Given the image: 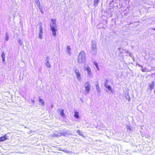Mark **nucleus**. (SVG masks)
<instances>
[{
	"label": "nucleus",
	"instance_id": "39448f33",
	"mask_svg": "<svg viewBox=\"0 0 155 155\" xmlns=\"http://www.w3.org/2000/svg\"><path fill=\"white\" fill-rule=\"evenodd\" d=\"M141 68V71L143 72H148L151 71V69H149L146 67L143 68L142 66L139 65Z\"/></svg>",
	"mask_w": 155,
	"mask_h": 155
},
{
	"label": "nucleus",
	"instance_id": "412c9836",
	"mask_svg": "<svg viewBox=\"0 0 155 155\" xmlns=\"http://www.w3.org/2000/svg\"><path fill=\"white\" fill-rule=\"evenodd\" d=\"M39 101L42 104H44V102L42 99H40L39 100Z\"/></svg>",
	"mask_w": 155,
	"mask_h": 155
},
{
	"label": "nucleus",
	"instance_id": "aec40b11",
	"mask_svg": "<svg viewBox=\"0 0 155 155\" xmlns=\"http://www.w3.org/2000/svg\"><path fill=\"white\" fill-rule=\"evenodd\" d=\"M35 3L39 7L40 6V2H39L38 0L36 1L35 2Z\"/></svg>",
	"mask_w": 155,
	"mask_h": 155
},
{
	"label": "nucleus",
	"instance_id": "0eeeda50",
	"mask_svg": "<svg viewBox=\"0 0 155 155\" xmlns=\"http://www.w3.org/2000/svg\"><path fill=\"white\" fill-rule=\"evenodd\" d=\"M88 77L90 78H92L93 74L91 71V69L88 67Z\"/></svg>",
	"mask_w": 155,
	"mask_h": 155
},
{
	"label": "nucleus",
	"instance_id": "2eb2a0df",
	"mask_svg": "<svg viewBox=\"0 0 155 155\" xmlns=\"http://www.w3.org/2000/svg\"><path fill=\"white\" fill-rule=\"evenodd\" d=\"M96 89L97 90V91L98 92H100V87H99V84L98 83H97L96 85Z\"/></svg>",
	"mask_w": 155,
	"mask_h": 155
},
{
	"label": "nucleus",
	"instance_id": "a878e982",
	"mask_svg": "<svg viewBox=\"0 0 155 155\" xmlns=\"http://www.w3.org/2000/svg\"><path fill=\"white\" fill-rule=\"evenodd\" d=\"M77 132L78 133L80 134V132H81V131L80 130H77Z\"/></svg>",
	"mask_w": 155,
	"mask_h": 155
},
{
	"label": "nucleus",
	"instance_id": "f257e3e1",
	"mask_svg": "<svg viewBox=\"0 0 155 155\" xmlns=\"http://www.w3.org/2000/svg\"><path fill=\"white\" fill-rule=\"evenodd\" d=\"M52 23V25L50 26L51 30L52 31V34L54 36H55L56 35V31H57L56 25L55 23V19H52L51 20Z\"/></svg>",
	"mask_w": 155,
	"mask_h": 155
},
{
	"label": "nucleus",
	"instance_id": "f3484780",
	"mask_svg": "<svg viewBox=\"0 0 155 155\" xmlns=\"http://www.w3.org/2000/svg\"><path fill=\"white\" fill-rule=\"evenodd\" d=\"M94 64L95 65L96 67V68H97V70H99V69L98 68V64L96 62H94Z\"/></svg>",
	"mask_w": 155,
	"mask_h": 155
},
{
	"label": "nucleus",
	"instance_id": "4468645a",
	"mask_svg": "<svg viewBox=\"0 0 155 155\" xmlns=\"http://www.w3.org/2000/svg\"><path fill=\"white\" fill-rule=\"evenodd\" d=\"M74 117L77 118H78L79 117L78 115V112H74Z\"/></svg>",
	"mask_w": 155,
	"mask_h": 155
},
{
	"label": "nucleus",
	"instance_id": "f03ea898",
	"mask_svg": "<svg viewBox=\"0 0 155 155\" xmlns=\"http://www.w3.org/2000/svg\"><path fill=\"white\" fill-rule=\"evenodd\" d=\"M85 59V54L84 52H81L79 54L78 59V62L79 63H81Z\"/></svg>",
	"mask_w": 155,
	"mask_h": 155
},
{
	"label": "nucleus",
	"instance_id": "a211bd4d",
	"mask_svg": "<svg viewBox=\"0 0 155 155\" xmlns=\"http://www.w3.org/2000/svg\"><path fill=\"white\" fill-rule=\"evenodd\" d=\"M39 31H40V33H39L40 34H42L43 31H42V26L41 25L40 27Z\"/></svg>",
	"mask_w": 155,
	"mask_h": 155
},
{
	"label": "nucleus",
	"instance_id": "7ed1b4c3",
	"mask_svg": "<svg viewBox=\"0 0 155 155\" xmlns=\"http://www.w3.org/2000/svg\"><path fill=\"white\" fill-rule=\"evenodd\" d=\"M105 87L106 88V92L108 94L111 93L113 92V90L112 89L110 85H108L107 83H105L104 84Z\"/></svg>",
	"mask_w": 155,
	"mask_h": 155
},
{
	"label": "nucleus",
	"instance_id": "20e7f679",
	"mask_svg": "<svg viewBox=\"0 0 155 155\" xmlns=\"http://www.w3.org/2000/svg\"><path fill=\"white\" fill-rule=\"evenodd\" d=\"M91 48L93 51H95L96 50V42L95 40H93L92 41Z\"/></svg>",
	"mask_w": 155,
	"mask_h": 155
},
{
	"label": "nucleus",
	"instance_id": "1a4fd4ad",
	"mask_svg": "<svg viewBox=\"0 0 155 155\" xmlns=\"http://www.w3.org/2000/svg\"><path fill=\"white\" fill-rule=\"evenodd\" d=\"M100 0H94V5L95 6H97Z\"/></svg>",
	"mask_w": 155,
	"mask_h": 155
},
{
	"label": "nucleus",
	"instance_id": "5701e85b",
	"mask_svg": "<svg viewBox=\"0 0 155 155\" xmlns=\"http://www.w3.org/2000/svg\"><path fill=\"white\" fill-rule=\"evenodd\" d=\"M42 35V34H40V33L39 34V38L40 39L42 38V37H41Z\"/></svg>",
	"mask_w": 155,
	"mask_h": 155
},
{
	"label": "nucleus",
	"instance_id": "393cba45",
	"mask_svg": "<svg viewBox=\"0 0 155 155\" xmlns=\"http://www.w3.org/2000/svg\"><path fill=\"white\" fill-rule=\"evenodd\" d=\"M67 49L68 50H70V47L69 46H67Z\"/></svg>",
	"mask_w": 155,
	"mask_h": 155
},
{
	"label": "nucleus",
	"instance_id": "9b49d317",
	"mask_svg": "<svg viewBox=\"0 0 155 155\" xmlns=\"http://www.w3.org/2000/svg\"><path fill=\"white\" fill-rule=\"evenodd\" d=\"M154 82H152L150 85V89L152 90L154 88Z\"/></svg>",
	"mask_w": 155,
	"mask_h": 155
},
{
	"label": "nucleus",
	"instance_id": "ddd939ff",
	"mask_svg": "<svg viewBox=\"0 0 155 155\" xmlns=\"http://www.w3.org/2000/svg\"><path fill=\"white\" fill-rule=\"evenodd\" d=\"M1 56L2 58V61L3 62H4L5 61V56L4 52H2V53Z\"/></svg>",
	"mask_w": 155,
	"mask_h": 155
},
{
	"label": "nucleus",
	"instance_id": "bb28decb",
	"mask_svg": "<svg viewBox=\"0 0 155 155\" xmlns=\"http://www.w3.org/2000/svg\"><path fill=\"white\" fill-rule=\"evenodd\" d=\"M153 30H155V28H153Z\"/></svg>",
	"mask_w": 155,
	"mask_h": 155
},
{
	"label": "nucleus",
	"instance_id": "b1692460",
	"mask_svg": "<svg viewBox=\"0 0 155 155\" xmlns=\"http://www.w3.org/2000/svg\"><path fill=\"white\" fill-rule=\"evenodd\" d=\"M8 36L7 35L5 38V40L6 41H7L8 40Z\"/></svg>",
	"mask_w": 155,
	"mask_h": 155
},
{
	"label": "nucleus",
	"instance_id": "6e6552de",
	"mask_svg": "<svg viewBox=\"0 0 155 155\" xmlns=\"http://www.w3.org/2000/svg\"><path fill=\"white\" fill-rule=\"evenodd\" d=\"M75 73L76 75L77 78L79 80L81 79V74L80 73L79 71H78L77 70H75Z\"/></svg>",
	"mask_w": 155,
	"mask_h": 155
},
{
	"label": "nucleus",
	"instance_id": "9d476101",
	"mask_svg": "<svg viewBox=\"0 0 155 155\" xmlns=\"http://www.w3.org/2000/svg\"><path fill=\"white\" fill-rule=\"evenodd\" d=\"M60 115L62 117H65V114L64 113V110L63 109H61V110L60 112Z\"/></svg>",
	"mask_w": 155,
	"mask_h": 155
},
{
	"label": "nucleus",
	"instance_id": "6ab92c4d",
	"mask_svg": "<svg viewBox=\"0 0 155 155\" xmlns=\"http://www.w3.org/2000/svg\"><path fill=\"white\" fill-rule=\"evenodd\" d=\"M46 65L48 68H50V64L48 62H46Z\"/></svg>",
	"mask_w": 155,
	"mask_h": 155
},
{
	"label": "nucleus",
	"instance_id": "4be33fe9",
	"mask_svg": "<svg viewBox=\"0 0 155 155\" xmlns=\"http://www.w3.org/2000/svg\"><path fill=\"white\" fill-rule=\"evenodd\" d=\"M91 86L90 84H88V91H89L90 89Z\"/></svg>",
	"mask_w": 155,
	"mask_h": 155
},
{
	"label": "nucleus",
	"instance_id": "dca6fc26",
	"mask_svg": "<svg viewBox=\"0 0 155 155\" xmlns=\"http://www.w3.org/2000/svg\"><path fill=\"white\" fill-rule=\"evenodd\" d=\"M126 129L130 131L132 130L131 127L129 125H127L126 126Z\"/></svg>",
	"mask_w": 155,
	"mask_h": 155
},
{
	"label": "nucleus",
	"instance_id": "423d86ee",
	"mask_svg": "<svg viewBox=\"0 0 155 155\" xmlns=\"http://www.w3.org/2000/svg\"><path fill=\"white\" fill-rule=\"evenodd\" d=\"M8 139L7 136L6 134L4 135L3 136L0 137V142L6 140Z\"/></svg>",
	"mask_w": 155,
	"mask_h": 155
},
{
	"label": "nucleus",
	"instance_id": "f8f14e48",
	"mask_svg": "<svg viewBox=\"0 0 155 155\" xmlns=\"http://www.w3.org/2000/svg\"><path fill=\"white\" fill-rule=\"evenodd\" d=\"M128 94V93H127V94H125V97L126 99L129 101H130V97Z\"/></svg>",
	"mask_w": 155,
	"mask_h": 155
}]
</instances>
